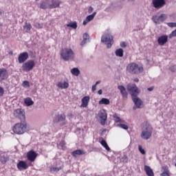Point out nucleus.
I'll list each match as a JSON object with an SVG mask.
<instances>
[{
	"label": "nucleus",
	"instance_id": "1",
	"mask_svg": "<svg viewBox=\"0 0 176 176\" xmlns=\"http://www.w3.org/2000/svg\"><path fill=\"white\" fill-rule=\"evenodd\" d=\"M153 134V128L148 122H144L142 124V133L140 137L142 140H149Z\"/></svg>",
	"mask_w": 176,
	"mask_h": 176
},
{
	"label": "nucleus",
	"instance_id": "2",
	"mask_svg": "<svg viewBox=\"0 0 176 176\" xmlns=\"http://www.w3.org/2000/svg\"><path fill=\"white\" fill-rule=\"evenodd\" d=\"M60 58L65 61L73 60L75 54L71 48H63L60 52Z\"/></svg>",
	"mask_w": 176,
	"mask_h": 176
},
{
	"label": "nucleus",
	"instance_id": "3",
	"mask_svg": "<svg viewBox=\"0 0 176 176\" xmlns=\"http://www.w3.org/2000/svg\"><path fill=\"white\" fill-rule=\"evenodd\" d=\"M28 129V124L25 121H21L15 124L12 128L14 134L21 135L23 134Z\"/></svg>",
	"mask_w": 176,
	"mask_h": 176
},
{
	"label": "nucleus",
	"instance_id": "4",
	"mask_svg": "<svg viewBox=\"0 0 176 176\" xmlns=\"http://www.w3.org/2000/svg\"><path fill=\"white\" fill-rule=\"evenodd\" d=\"M126 70L131 74H139L143 72L144 69L142 67L138 66L137 63H131L127 66Z\"/></svg>",
	"mask_w": 176,
	"mask_h": 176
},
{
	"label": "nucleus",
	"instance_id": "5",
	"mask_svg": "<svg viewBox=\"0 0 176 176\" xmlns=\"http://www.w3.org/2000/svg\"><path fill=\"white\" fill-rule=\"evenodd\" d=\"M101 42L104 43L108 49L111 47L112 45L113 44V37L111 34H105L101 37Z\"/></svg>",
	"mask_w": 176,
	"mask_h": 176
},
{
	"label": "nucleus",
	"instance_id": "6",
	"mask_svg": "<svg viewBox=\"0 0 176 176\" xmlns=\"http://www.w3.org/2000/svg\"><path fill=\"white\" fill-rule=\"evenodd\" d=\"M127 91L131 96V98L136 97L140 94V91L135 84H129L127 85Z\"/></svg>",
	"mask_w": 176,
	"mask_h": 176
},
{
	"label": "nucleus",
	"instance_id": "7",
	"mask_svg": "<svg viewBox=\"0 0 176 176\" xmlns=\"http://www.w3.org/2000/svg\"><path fill=\"white\" fill-rule=\"evenodd\" d=\"M35 66V62L34 60H28L25 62L23 65V70L26 72H29L31 71L34 67Z\"/></svg>",
	"mask_w": 176,
	"mask_h": 176
},
{
	"label": "nucleus",
	"instance_id": "8",
	"mask_svg": "<svg viewBox=\"0 0 176 176\" xmlns=\"http://www.w3.org/2000/svg\"><path fill=\"white\" fill-rule=\"evenodd\" d=\"M166 5L165 0H152V6L156 10H160Z\"/></svg>",
	"mask_w": 176,
	"mask_h": 176
},
{
	"label": "nucleus",
	"instance_id": "9",
	"mask_svg": "<svg viewBox=\"0 0 176 176\" xmlns=\"http://www.w3.org/2000/svg\"><path fill=\"white\" fill-rule=\"evenodd\" d=\"M14 116L16 118L21 120V122H25V113L21 109H17L16 110H14Z\"/></svg>",
	"mask_w": 176,
	"mask_h": 176
},
{
	"label": "nucleus",
	"instance_id": "10",
	"mask_svg": "<svg viewBox=\"0 0 176 176\" xmlns=\"http://www.w3.org/2000/svg\"><path fill=\"white\" fill-rule=\"evenodd\" d=\"M167 19V16L165 14H161L160 16H154L152 17V20L155 23H160V22L164 21Z\"/></svg>",
	"mask_w": 176,
	"mask_h": 176
},
{
	"label": "nucleus",
	"instance_id": "11",
	"mask_svg": "<svg viewBox=\"0 0 176 176\" xmlns=\"http://www.w3.org/2000/svg\"><path fill=\"white\" fill-rule=\"evenodd\" d=\"M98 116L100 119V124L104 125L105 122H106L107 119L108 118L107 113L104 111V110H101L99 111Z\"/></svg>",
	"mask_w": 176,
	"mask_h": 176
},
{
	"label": "nucleus",
	"instance_id": "12",
	"mask_svg": "<svg viewBox=\"0 0 176 176\" xmlns=\"http://www.w3.org/2000/svg\"><path fill=\"white\" fill-rule=\"evenodd\" d=\"M29 58V54L28 52H22L19 54L18 56V61L19 63H23L25 60Z\"/></svg>",
	"mask_w": 176,
	"mask_h": 176
},
{
	"label": "nucleus",
	"instance_id": "13",
	"mask_svg": "<svg viewBox=\"0 0 176 176\" xmlns=\"http://www.w3.org/2000/svg\"><path fill=\"white\" fill-rule=\"evenodd\" d=\"M16 167L19 170H27L29 168L28 164L25 161H19L16 164Z\"/></svg>",
	"mask_w": 176,
	"mask_h": 176
},
{
	"label": "nucleus",
	"instance_id": "14",
	"mask_svg": "<svg viewBox=\"0 0 176 176\" xmlns=\"http://www.w3.org/2000/svg\"><path fill=\"white\" fill-rule=\"evenodd\" d=\"M8 78V72L6 69L0 68V82L6 80Z\"/></svg>",
	"mask_w": 176,
	"mask_h": 176
},
{
	"label": "nucleus",
	"instance_id": "15",
	"mask_svg": "<svg viewBox=\"0 0 176 176\" xmlns=\"http://www.w3.org/2000/svg\"><path fill=\"white\" fill-rule=\"evenodd\" d=\"M131 98L135 105V107H133V109L135 110L137 108H141V106L142 105L143 103L142 100L140 98H138L137 96L132 97Z\"/></svg>",
	"mask_w": 176,
	"mask_h": 176
},
{
	"label": "nucleus",
	"instance_id": "16",
	"mask_svg": "<svg viewBox=\"0 0 176 176\" xmlns=\"http://www.w3.org/2000/svg\"><path fill=\"white\" fill-rule=\"evenodd\" d=\"M38 156V154L34 151H30L27 153V159L28 160L33 162L34 160L36 159Z\"/></svg>",
	"mask_w": 176,
	"mask_h": 176
},
{
	"label": "nucleus",
	"instance_id": "17",
	"mask_svg": "<svg viewBox=\"0 0 176 176\" xmlns=\"http://www.w3.org/2000/svg\"><path fill=\"white\" fill-rule=\"evenodd\" d=\"M167 41H168L167 35H162L160 36L157 39L158 45L161 47L164 46V45L167 43Z\"/></svg>",
	"mask_w": 176,
	"mask_h": 176
},
{
	"label": "nucleus",
	"instance_id": "18",
	"mask_svg": "<svg viewBox=\"0 0 176 176\" xmlns=\"http://www.w3.org/2000/svg\"><path fill=\"white\" fill-rule=\"evenodd\" d=\"M66 120V116L64 113L58 114L56 116L55 118L54 119V123H59L60 122H64Z\"/></svg>",
	"mask_w": 176,
	"mask_h": 176
},
{
	"label": "nucleus",
	"instance_id": "19",
	"mask_svg": "<svg viewBox=\"0 0 176 176\" xmlns=\"http://www.w3.org/2000/svg\"><path fill=\"white\" fill-rule=\"evenodd\" d=\"M56 86L58 88L60 89H67L69 87V84L68 81H59L57 84Z\"/></svg>",
	"mask_w": 176,
	"mask_h": 176
},
{
	"label": "nucleus",
	"instance_id": "20",
	"mask_svg": "<svg viewBox=\"0 0 176 176\" xmlns=\"http://www.w3.org/2000/svg\"><path fill=\"white\" fill-rule=\"evenodd\" d=\"M61 2L59 0H51V4H50V9H55L60 7Z\"/></svg>",
	"mask_w": 176,
	"mask_h": 176
},
{
	"label": "nucleus",
	"instance_id": "21",
	"mask_svg": "<svg viewBox=\"0 0 176 176\" xmlns=\"http://www.w3.org/2000/svg\"><path fill=\"white\" fill-rule=\"evenodd\" d=\"M90 102V96H85L82 99H81V107H87L89 105Z\"/></svg>",
	"mask_w": 176,
	"mask_h": 176
},
{
	"label": "nucleus",
	"instance_id": "22",
	"mask_svg": "<svg viewBox=\"0 0 176 176\" xmlns=\"http://www.w3.org/2000/svg\"><path fill=\"white\" fill-rule=\"evenodd\" d=\"M50 0H43L41 3H40V9L47 10L50 9Z\"/></svg>",
	"mask_w": 176,
	"mask_h": 176
},
{
	"label": "nucleus",
	"instance_id": "23",
	"mask_svg": "<svg viewBox=\"0 0 176 176\" xmlns=\"http://www.w3.org/2000/svg\"><path fill=\"white\" fill-rule=\"evenodd\" d=\"M118 88L120 90V94H121L122 98H127V97L129 96V94H127L125 87L124 86H122V85H119L118 87Z\"/></svg>",
	"mask_w": 176,
	"mask_h": 176
},
{
	"label": "nucleus",
	"instance_id": "24",
	"mask_svg": "<svg viewBox=\"0 0 176 176\" xmlns=\"http://www.w3.org/2000/svg\"><path fill=\"white\" fill-rule=\"evenodd\" d=\"M96 12H94L92 14H89L86 17V19L83 21V25H86L87 23L90 22L91 21L94 20Z\"/></svg>",
	"mask_w": 176,
	"mask_h": 176
},
{
	"label": "nucleus",
	"instance_id": "25",
	"mask_svg": "<svg viewBox=\"0 0 176 176\" xmlns=\"http://www.w3.org/2000/svg\"><path fill=\"white\" fill-rule=\"evenodd\" d=\"M144 170L147 176H155L153 169L151 168V166H145Z\"/></svg>",
	"mask_w": 176,
	"mask_h": 176
},
{
	"label": "nucleus",
	"instance_id": "26",
	"mask_svg": "<svg viewBox=\"0 0 176 176\" xmlns=\"http://www.w3.org/2000/svg\"><path fill=\"white\" fill-rule=\"evenodd\" d=\"M85 153L83 150L77 149L72 152V156L76 157L78 155H84Z\"/></svg>",
	"mask_w": 176,
	"mask_h": 176
},
{
	"label": "nucleus",
	"instance_id": "27",
	"mask_svg": "<svg viewBox=\"0 0 176 176\" xmlns=\"http://www.w3.org/2000/svg\"><path fill=\"white\" fill-rule=\"evenodd\" d=\"M32 28V26L31 23H25V25H23V29L25 30L26 33H30Z\"/></svg>",
	"mask_w": 176,
	"mask_h": 176
},
{
	"label": "nucleus",
	"instance_id": "28",
	"mask_svg": "<svg viewBox=\"0 0 176 176\" xmlns=\"http://www.w3.org/2000/svg\"><path fill=\"white\" fill-rule=\"evenodd\" d=\"M24 103L26 106L30 107L34 104V101L32 100L31 98H26L24 99Z\"/></svg>",
	"mask_w": 176,
	"mask_h": 176
},
{
	"label": "nucleus",
	"instance_id": "29",
	"mask_svg": "<svg viewBox=\"0 0 176 176\" xmlns=\"http://www.w3.org/2000/svg\"><path fill=\"white\" fill-rule=\"evenodd\" d=\"M99 104L100 105H109L110 104V100L107 99V98H102L100 101H99Z\"/></svg>",
	"mask_w": 176,
	"mask_h": 176
},
{
	"label": "nucleus",
	"instance_id": "30",
	"mask_svg": "<svg viewBox=\"0 0 176 176\" xmlns=\"http://www.w3.org/2000/svg\"><path fill=\"white\" fill-rule=\"evenodd\" d=\"M70 72H72V74L74 75V76H78L80 74V72L78 69V68H73L72 69Z\"/></svg>",
	"mask_w": 176,
	"mask_h": 176
},
{
	"label": "nucleus",
	"instance_id": "31",
	"mask_svg": "<svg viewBox=\"0 0 176 176\" xmlns=\"http://www.w3.org/2000/svg\"><path fill=\"white\" fill-rule=\"evenodd\" d=\"M100 144L102 146H104V148L107 151H110L111 148H109V146H108V144L107 143V142L104 140H102L100 142Z\"/></svg>",
	"mask_w": 176,
	"mask_h": 176
},
{
	"label": "nucleus",
	"instance_id": "32",
	"mask_svg": "<svg viewBox=\"0 0 176 176\" xmlns=\"http://www.w3.org/2000/svg\"><path fill=\"white\" fill-rule=\"evenodd\" d=\"M123 53H124L123 50L121 48L118 49L116 51V55L118 57H123Z\"/></svg>",
	"mask_w": 176,
	"mask_h": 176
},
{
	"label": "nucleus",
	"instance_id": "33",
	"mask_svg": "<svg viewBox=\"0 0 176 176\" xmlns=\"http://www.w3.org/2000/svg\"><path fill=\"white\" fill-rule=\"evenodd\" d=\"M63 169V166H59L58 168H50V172H55V173H58L60 170Z\"/></svg>",
	"mask_w": 176,
	"mask_h": 176
},
{
	"label": "nucleus",
	"instance_id": "34",
	"mask_svg": "<svg viewBox=\"0 0 176 176\" xmlns=\"http://www.w3.org/2000/svg\"><path fill=\"white\" fill-rule=\"evenodd\" d=\"M9 160V158L8 157H5V156H1L0 157V162L2 163V164H5V163H7Z\"/></svg>",
	"mask_w": 176,
	"mask_h": 176
},
{
	"label": "nucleus",
	"instance_id": "35",
	"mask_svg": "<svg viewBox=\"0 0 176 176\" xmlns=\"http://www.w3.org/2000/svg\"><path fill=\"white\" fill-rule=\"evenodd\" d=\"M67 26L76 30V28H78V23H76V22H74L72 23H68Z\"/></svg>",
	"mask_w": 176,
	"mask_h": 176
},
{
	"label": "nucleus",
	"instance_id": "36",
	"mask_svg": "<svg viewBox=\"0 0 176 176\" xmlns=\"http://www.w3.org/2000/svg\"><path fill=\"white\" fill-rule=\"evenodd\" d=\"M58 146H60V149H62V150H63V151L65 149V140H61V141L59 142Z\"/></svg>",
	"mask_w": 176,
	"mask_h": 176
},
{
	"label": "nucleus",
	"instance_id": "37",
	"mask_svg": "<svg viewBox=\"0 0 176 176\" xmlns=\"http://www.w3.org/2000/svg\"><path fill=\"white\" fill-rule=\"evenodd\" d=\"M113 118L115 119L116 123L122 122L124 123V121L120 119V118L118 117L117 114L113 115Z\"/></svg>",
	"mask_w": 176,
	"mask_h": 176
},
{
	"label": "nucleus",
	"instance_id": "38",
	"mask_svg": "<svg viewBox=\"0 0 176 176\" xmlns=\"http://www.w3.org/2000/svg\"><path fill=\"white\" fill-rule=\"evenodd\" d=\"M120 162H122V163L129 162V157H127L126 155H124L123 157H122L120 158Z\"/></svg>",
	"mask_w": 176,
	"mask_h": 176
},
{
	"label": "nucleus",
	"instance_id": "39",
	"mask_svg": "<svg viewBox=\"0 0 176 176\" xmlns=\"http://www.w3.org/2000/svg\"><path fill=\"white\" fill-rule=\"evenodd\" d=\"M118 126L124 130L129 129V126L125 124H119Z\"/></svg>",
	"mask_w": 176,
	"mask_h": 176
},
{
	"label": "nucleus",
	"instance_id": "40",
	"mask_svg": "<svg viewBox=\"0 0 176 176\" xmlns=\"http://www.w3.org/2000/svg\"><path fill=\"white\" fill-rule=\"evenodd\" d=\"M176 37V29L175 31H173L170 34H169V38L172 39V38Z\"/></svg>",
	"mask_w": 176,
	"mask_h": 176
},
{
	"label": "nucleus",
	"instance_id": "41",
	"mask_svg": "<svg viewBox=\"0 0 176 176\" xmlns=\"http://www.w3.org/2000/svg\"><path fill=\"white\" fill-rule=\"evenodd\" d=\"M138 149H139L140 153H142V155L146 154V151H144V148H142V146H139Z\"/></svg>",
	"mask_w": 176,
	"mask_h": 176
},
{
	"label": "nucleus",
	"instance_id": "42",
	"mask_svg": "<svg viewBox=\"0 0 176 176\" xmlns=\"http://www.w3.org/2000/svg\"><path fill=\"white\" fill-rule=\"evenodd\" d=\"M23 86L24 87H29L30 85V82L29 81H27V80H25V81H23Z\"/></svg>",
	"mask_w": 176,
	"mask_h": 176
},
{
	"label": "nucleus",
	"instance_id": "43",
	"mask_svg": "<svg viewBox=\"0 0 176 176\" xmlns=\"http://www.w3.org/2000/svg\"><path fill=\"white\" fill-rule=\"evenodd\" d=\"M168 26L169 28H176V23H167Z\"/></svg>",
	"mask_w": 176,
	"mask_h": 176
},
{
	"label": "nucleus",
	"instance_id": "44",
	"mask_svg": "<svg viewBox=\"0 0 176 176\" xmlns=\"http://www.w3.org/2000/svg\"><path fill=\"white\" fill-rule=\"evenodd\" d=\"M89 38V35L87 34V33H85L83 34V40H85V41H87V40H88Z\"/></svg>",
	"mask_w": 176,
	"mask_h": 176
},
{
	"label": "nucleus",
	"instance_id": "45",
	"mask_svg": "<svg viewBox=\"0 0 176 176\" xmlns=\"http://www.w3.org/2000/svg\"><path fill=\"white\" fill-rule=\"evenodd\" d=\"M94 10V8L92 6H90L88 10V13L91 14Z\"/></svg>",
	"mask_w": 176,
	"mask_h": 176
},
{
	"label": "nucleus",
	"instance_id": "46",
	"mask_svg": "<svg viewBox=\"0 0 176 176\" xmlns=\"http://www.w3.org/2000/svg\"><path fill=\"white\" fill-rule=\"evenodd\" d=\"M170 70L172 72H175L176 71V68L175 67V66H171L170 67Z\"/></svg>",
	"mask_w": 176,
	"mask_h": 176
},
{
	"label": "nucleus",
	"instance_id": "47",
	"mask_svg": "<svg viewBox=\"0 0 176 176\" xmlns=\"http://www.w3.org/2000/svg\"><path fill=\"white\" fill-rule=\"evenodd\" d=\"M120 47H126V45L124 42H121L120 43Z\"/></svg>",
	"mask_w": 176,
	"mask_h": 176
},
{
	"label": "nucleus",
	"instance_id": "48",
	"mask_svg": "<svg viewBox=\"0 0 176 176\" xmlns=\"http://www.w3.org/2000/svg\"><path fill=\"white\" fill-rule=\"evenodd\" d=\"M161 176H170L167 172H164L161 174Z\"/></svg>",
	"mask_w": 176,
	"mask_h": 176
},
{
	"label": "nucleus",
	"instance_id": "49",
	"mask_svg": "<svg viewBox=\"0 0 176 176\" xmlns=\"http://www.w3.org/2000/svg\"><path fill=\"white\" fill-rule=\"evenodd\" d=\"M96 90V84L94 85L92 87V91L94 92Z\"/></svg>",
	"mask_w": 176,
	"mask_h": 176
},
{
	"label": "nucleus",
	"instance_id": "50",
	"mask_svg": "<svg viewBox=\"0 0 176 176\" xmlns=\"http://www.w3.org/2000/svg\"><path fill=\"white\" fill-rule=\"evenodd\" d=\"M86 41H87L83 40V41H82V42L80 43V45H81V46H83V45L86 43Z\"/></svg>",
	"mask_w": 176,
	"mask_h": 176
},
{
	"label": "nucleus",
	"instance_id": "51",
	"mask_svg": "<svg viewBox=\"0 0 176 176\" xmlns=\"http://www.w3.org/2000/svg\"><path fill=\"white\" fill-rule=\"evenodd\" d=\"M154 89V87H151L150 88H148V91H152Z\"/></svg>",
	"mask_w": 176,
	"mask_h": 176
},
{
	"label": "nucleus",
	"instance_id": "52",
	"mask_svg": "<svg viewBox=\"0 0 176 176\" xmlns=\"http://www.w3.org/2000/svg\"><path fill=\"white\" fill-rule=\"evenodd\" d=\"M98 94L99 95H102V91L101 89H100L99 91H98Z\"/></svg>",
	"mask_w": 176,
	"mask_h": 176
},
{
	"label": "nucleus",
	"instance_id": "53",
	"mask_svg": "<svg viewBox=\"0 0 176 176\" xmlns=\"http://www.w3.org/2000/svg\"><path fill=\"white\" fill-rule=\"evenodd\" d=\"M134 81L135 82H138L140 81V80L138 78H136L134 79Z\"/></svg>",
	"mask_w": 176,
	"mask_h": 176
},
{
	"label": "nucleus",
	"instance_id": "54",
	"mask_svg": "<svg viewBox=\"0 0 176 176\" xmlns=\"http://www.w3.org/2000/svg\"><path fill=\"white\" fill-rule=\"evenodd\" d=\"M38 28H42V26H41V24H40V23H38Z\"/></svg>",
	"mask_w": 176,
	"mask_h": 176
},
{
	"label": "nucleus",
	"instance_id": "55",
	"mask_svg": "<svg viewBox=\"0 0 176 176\" xmlns=\"http://www.w3.org/2000/svg\"><path fill=\"white\" fill-rule=\"evenodd\" d=\"M100 83V81H96V85H99Z\"/></svg>",
	"mask_w": 176,
	"mask_h": 176
},
{
	"label": "nucleus",
	"instance_id": "56",
	"mask_svg": "<svg viewBox=\"0 0 176 176\" xmlns=\"http://www.w3.org/2000/svg\"><path fill=\"white\" fill-rule=\"evenodd\" d=\"M36 1H38V0H36Z\"/></svg>",
	"mask_w": 176,
	"mask_h": 176
},
{
	"label": "nucleus",
	"instance_id": "57",
	"mask_svg": "<svg viewBox=\"0 0 176 176\" xmlns=\"http://www.w3.org/2000/svg\"><path fill=\"white\" fill-rule=\"evenodd\" d=\"M175 166H176V163H175Z\"/></svg>",
	"mask_w": 176,
	"mask_h": 176
}]
</instances>
